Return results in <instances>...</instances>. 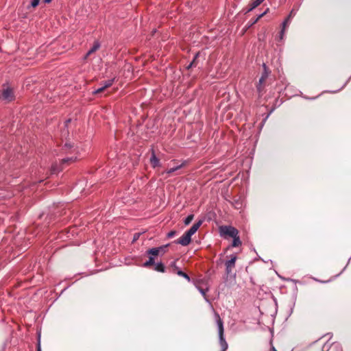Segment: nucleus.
<instances>
[{"instance_id":"nucleus-33","label":"nucleus","mask_w":351,"mask_h":351,"mask_svg":"<svg viewBox=\"0 0 351 351\" xmlns=\"http://www.w3.org/2000/svg\"><path fill=\"white\" fill-rule=\"evenodd\" d=\"M53 0H43L44 3H49L52 1Z\"/></svg>"},{"instance_id":"nucleus-11","label":"nucleus","mask_w":351,"mask_h":351,"mask_svg":"<svg viewBox=\"0 0 351 351\" xmlns=\"http://www.w3.org/2000/svg\"><path fill=\"white\" fill-rule=\"evenodd\" d=\"M203 221L199 220L197 222L194 223L186 232H185L190 237H191L197 232L198 228L200 227V226L202 224Z\"/></svg>"},{"instance_id":"nucleus-14","label":"nucleus","mask_w":351,"mask_h":351,"mask_svg":"<svg viewBox=\"0 0 351 351\" xmlns=\"http://www.w3.org/2000/svg\"><path fill=\"white\" fill-rule=\"evenodd\" d=\"M173 165L170 166L166 170V173H168V174L173 173L175 171H176V170L179 169L180 168H181L184 165V162H182V163H181L180 165H178V163L176 162L175 161H173Z\"/></svg>"},{"instance_id":"nucleus-7","label":"nucleus","mask_w":351,"mask_h":351,"mask_svg":"<svg viewBox=\"0 0 351 351\" xmlns=\"http://www.w3.org/2000/svg\"><path fill=\"white\" fill-rule=\"evenodd\" d=\"M150 152H151V157L149 158V162H150L151 165L154 168L159 167L160 165V159L156 156V154L154 148H152Z\"/></svg>"},{"instance_id":"nucleus-20","label":"nucleus","mask_w":351,"mask_h":351,"mask_svg":"<svg viewBox=\"0 0 351 351\" xmlns=\"http://www.w3.org/2000/svg\"><path fill=\"white\" fill-rule=\"evenodd\" d=\"M176 273L178 276H182L184 278H185L188 282L191 281V278H190L189 276L187 274H186L185 272L181 271L180 269H178Z\"/></svg>"},{"instance_id":"nucleus-21","label":"nucleus","mask_w":351,"mask_h":351,"mask_svg":"<svg viewBox=\"0 0 351 351\" xmlns=\"http://www.w3.org/2000/svg\"><path fill=\"white\" fill-rule=\"evenodd\" d=\"M269 10V9L267 8V10L265 12H264L263 14H260L259 16H258V17L254 20L253 21L250 22V23L247 26V28H249L250 27H251L252 25H253L254 24H255L256 23L258 22V21L261 18L263 17L267 12V11Z\"/></svg>"},{"instance_id":"nucleus-13","label":"nucleus","mask_w":351,"mask_h":351,"mask_svg":"<svg viewBox=\"0 0 351 351\" xmlns=\"http://www.w3.org/2000/svg\"><path fill=\"white\" fill-rule=\"evenodd\" d=\"M263 71L262 73V75H261V77L260 79L261 80V81L266 82L269 74L271 73V71L269 70V69L267 67V66L265 63L263 64Z\"/></svg>"},{"instance_id":"nucleus-29","label":"nucleus","mask_w":351,"mask_h":351,"mask_svg":"<svg viewBox=\"0 0 351 351\" xmlns=\"http://www.w3.org/2000/svg\"><path fill=\"white\" fill-rule=\"evenodd\" d=\"M171 266L172 267L175 268L177 271H178V269H178V267H177V265H176V261H173V262L171 263Z\"/></svg>"},{"instance_id":"nucleus-15","label":"nucleus","mask_w":351,"mask_h":351,"mask_svg":"<svg viewBox=\"0 0 351 351\" xmlns=\"http://www.w3.org/2000/svg\"><path fill=\"white\" fill-rule=\"evenodd\" d=\"M265 0H255L253 1L248 6L249 8L246 10L247 12H250L252 11L254 9L257 8L260 4H261Z\"/></svg>"},{"instance_id":"nucleus-10","label":"nucleus","mask_w":351,"mask_h":351,"mask_svg":"<svg viewBox=\"0 0 351 351\" xmlns=\"http://www.w3.org/2000/svg\"><path fill=\"white\" fill-rule=\"evenodd\" d=\"M114 82V78H112V79H110V80H107V81H105V82H104L103 86H102L101 88H98V89L95 90L93 92V93H94V94H99V93H102V92H103L104 90H106L107 88L110 87V86L113 84Z\"/></svg>"},{"instance_id":"nucleus-12","label":"nucleus","mask_w":351,"mask_h":351,"mask_svg":"<svg viewBox=\"0 0 351 351\" xmlns=\"http://www.w3.org/2000/svg\"><path fill=\"white\" fill-rule=\"evenodd\" d=\"M265 86H266V82L261 81V80L259 79V81H258V84H256V89L258 93L259 97H261L264 94Z\"/></svg>"},{"instance_id":"nucleus-5","label":"nucleus","mask_w":351,"mask_h":351,"mask_svg":"<svg viewBox=\"0 0 351 351\" xmlns=\"http://www.w3.org/2000/svg\"><path fill=\"white\" fill-rule=\"evenodd\" d=\"M0 99L5 101L7 103L11 102L15 99V95L13 89L10 87H6L3 88L0 95Z\"/></svg>"},{"instance_id":"nucleus-32","label":"nucleus","mask_w":351,"mask_h":351,"mask_svg":"<svg viewBox=\"0 0 351 351\" xmlns=\"http://www.w3.org/2000/svg\"><path fill=\"white\" fill-rule=\"evenodd\" d=\"M194 66V62H191L187 66H186V69H191L192 67Z\"/></svg>"},{"instance_id":"nucleus-6","label":"nucleus","mask_w":351,"mask_h":351,"mask_svg":"<svg viewBox=\"0 0 351 351\" xmlns=\"http://www.w3.org/2000/svg\"><path fill=\"white\" fill-rule=\"evenodd\" d=\"M168 245H166L158 247L151 248L147 251V254L154 257L159 255L160 252H162V254H163L165 253V247Z\"/></svg>"},{"instance_id":"nucleus-31","label":"nucleus","mask_w":351,"mask_h":351,"mask_svg":"<svg viewBox=\"0 0 351 351\" xmlns=\"http://www.w3.org/2000/svg\"><path fill=\"white\" fill-rule=\"evenodd\" d=\"M36 351H41V346H40V341L38 339V343H37V350Z\"/></svg>"},{"instance_id":"nucleus-17","label":"nucleus","mask_w":351,"mask_h":351,"mask_svg":"<svg viewBox=\"0 0 351 351\" xmlns=\"http://www.w3.org/2000/svg\"><path fill=\"white\" fill-rule=\"evenodd\" d=\"M154 265V270L158 272L164 273L165 271V267L163 265L162 263H157Z\"/></svg>"},{"instance_id":"nucleus-25","label":"nucleus","mask_w":351,"mask_h":351,"mask_svg":"<svg viewBox=\"0 0 351 351\" xmlns=\"http://www.w3.org/2000/svg\"><path fill=\"white\" fill-rule=\"evenodd\" d=\"M40 0H32L31 2V6L36 8L39 4Z\"/></svg>"},{"instance_id":"nucleus-1","label":"nucleus","mask_w":351,"mask_h":351,"mask_svg":"<svg viewBox=\"0 0 351 351\" xmlns=\"http://www.w3.org/2000/svg\"><path fill=\"white\" fill-rule=\"evenodd\" d=\"M215 318L218 330V335H219V344L221 347V351H226L228 349V343L224 337V328H223V322L221 319L219 315L215 312Z\"/></svg>"},{"instance_id":"nucleus-23","label":"nucleus","mask_w":351,"mask_h":351,"mask_svg":"<svg viewBox=\"0 0 351 351\" xmlns=\"http://www.w3.org/2000/svg\"><path fill=\"white\" fill-rule=\"evenodd\" d=\"M73 147V146L72 144L66 143L64 144V145L63 147V149L66 151V150L71 149Z\"/></svg>"},{"instance_id":"nucleus-22","label":"nucleus","mask_w":351,"mask_h":351,"mask_svg":"<svg viewBox=\"0 0 351 351\" xmlns=\"http://www.w3.org/2000/svg\"><path fill=\"white\" fill-rule=\"evenodd\" d=\"M193 217H194V215H192V214H191V215H188V216L185 218V219H184V224H185L186 226L189 225V224L192 221V220L193 219Z\"/></svg>"},{"instance_id":"nucleus-24","label":"nucleus","mask_w":351,"mask_h":351,"mask_svg":"<svg viewBox=\"0 0 351 351\" xmlns=\"http://www.w3.org/2000/svg\"><path fill=\"white\" fill-rule=\"evenodd\" d=\"M197 289H198L199 291L201 293V294L205 297L206 296V293L208 291V289H202L201 287H197Z\"/></svg>"},{"instance_id":"nucleus-16","label":"nucleus","mask_w":351,"mask_h":351,"mask_svg":"<svg viewBox=\"0 0 351 351\" xmlns=\"http://www.w3.org/2000/svg\"><path fill=\"white\" fill-rule=\"evenodd\" d=\"M100 47V44L98 41H95L93 45V47L88 50L87 52L85 58L89 56L90 54L95 53L97 50H98Z\"/></svg>"},{"instance_id":"nucleus-2","label":"nucleus","mask_w":351,"mask_h":351,"mask_svg":"<svg viewBox=\"0 0 351 351\" xmlns=\"http://www.w3.org/2000/svg\"><path fill=\"white\" fill-rule=\"evenodd\" d=\"M75 159H76V158H73V157L63 158L61 160V162H60V164H58V163L53 164L51 167V174L59 173L63 169V166L65 164H70V163L74 162L75 160Z\"/></svg>"},{"instance_id":"nucleus-35","label":"nucleus","mask_w":351,"mask_h":351,"mask_svg":"<svg viewBox=\"0 0 351 351\" xmlns=\"http://www.w3.org/2000/svg\"><path fill=\"white\" fill-rule=\"evenodd\" d=\"M274 351H276L275 348H273Z\"/></svg>"},{"instance_id":"nucleus-8","label":"nucleus","mask_w":351,"mask_h":351,"mask_svg":"<svg viewBox=\"0 0 351 351\" xmlns=\"http://www.w3.org/2000/svg\"><path fill=\"white\" fill-rule=\"evenodd\" d=\"M295 14H296V12L294 10H292L290 12L289 14L287 16V17L285 19V20L283 21V23L282 24V30L280 32L281 38H282V36L284 34V32H285V29L287 25H288V23L291 21V19L295 15Z\"/></svg>"},{"instance_id":"nucleus-28","label":"nucleus","mask_w":351,"mask_h":351,"mask_svg":"<svg viewBox=\"0 0 351 351\" xmlns=\"http://www.w3.org/2000/svg\"><path fill=\"white\" fill-rule=\"evenodd\" d=\"M175 234H176V231H170L167 234V237L168 238H172Z\"/></svg>"},{"instance_id":"nucleus-18","label":"nucleus","mask_w":351,"mask_h":351,"mask_svg":"<svg viewBox=\"0 0 351 351\" xmlns=\"http://www.w3.org/2000/svg\"><path fill=\"white\" fill-rule=\"evenodd\" d=\"M232 238L233 239L232 247H239L241 245V241L239 234H237L235 237H233Z\"/></svg>"},{"instance_id":"nucleus-27","label":"nucleus","mask_w":351,"mask_h":351,"mask_svg":"<svg viewBox=\"0 0 351 351\" xmlns=\"http://www.w3.org/2000/svg\"><path fill=\"white\" fill-rule=\"evenodd\" d=\"M282 100L280 101L279 104L278 103V99H276V104H274L273 107H272V110H274L278 106H280L281 104H282Z\"/></svg>"},{"instance_id":"nucleus-3","label":"nucleus","mask_w":351,"mask_h":351,"mask_svg":"<svg viewBox=\"0 0 351 351\" xmlns=\"http://www.w3.org/2000/svg\"><path fill=\"white\" fill-rule=\"evenodd\" d=\"M219 234L221 237L224 238L233 237L239 234V231L237 228L231 226H221L219 227Z\"/></svg>"},{"instance_id":"nucleus-4","label":"nucleus","mask_w":351,"mask_h":351,"mask_svg":"<svg viewBox=\"0 0 351 351\" xmlns=\"http://www.w3.org/2000/svg\"><path fill=\"white\" fill-rule=\"evenodd\" d=\"M237 259V256L235 254H232L230 256V259L226 261L225 267H226V274L227 278L228 276L235 278V274L232 273L233 269L235 267L236 261Z\"/></svg>"},{"instance_id":"nucleus-34","label":"nucleus","mask_w":351,"mask_h":351,"mask_svg":"<svg viewBox=\"0 0 351 351\" xmlns=\"http://www.w3.org/2000/svg\"><path fill=\"white\" fill-rule=\"evenodd\" d=\"M71 121V119H68L66 121V123L67 124L68 123H69Z\"/></svg>"},{"instance_id":"nucleus-19","label":"nucleus","mask_w":351,"mask_h":351,"mask_svg":"<svg viewBox=\"0 0 351 351\" xmlns=\"http://www.w3.org/2000/svg\"><path fill=\"white\" fill-rule=\"evenodd\" d=\"M154 264H155V263H154V256H149L148 261H147L146 262H145V263L143 264V266L144 267H150L151 265H154Z\"/></svg>"},{"instance_id":"nucleus-26","label":"nucleus","mask_w":351,"mask_h":351,"mask_svg":"<svg viewBox=\"0 0 351 351\" xmlns=\"http://www.w3.org/2000/svg\"><path fill=\"white\" fill-rule=\"evenodd\" d=\"M199 55V52H197V53L195 54V56H194V58H193V60H192V62H194V66H197V58H198Z\"/></svg>"},{"instance_id":"nucleus-30","label":"nucleus","mask_w":351,"mask_h":351,"mask_svg":"<svg viewBox=\"0 0 351 351\" xmlns=\"http://www.w3.org/2000/svg\"><path fill=\"white\" fill-rule=\"evenodd\" d=\"M140 237V233H136L134 235V238H133V241H136Z\"/></svg>"},{"instance_id":"nucleus-9","label":"nucleus","mask_w":351,"mask_h":351,"mask_svg":"<svg viewBox=\"0 0 351 351\" xmlns=\"http://www.w3.org/2000/svg\"><path fill=\"white\" fill-rule=\"evenodd\" d=\"M191 238L185 232L176 241V243L180 244L182 246H186L191 243Z\"/></svg>"}]
</instances>
